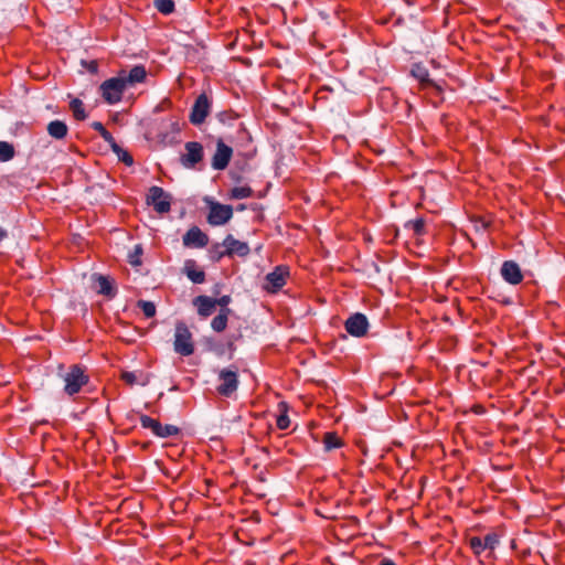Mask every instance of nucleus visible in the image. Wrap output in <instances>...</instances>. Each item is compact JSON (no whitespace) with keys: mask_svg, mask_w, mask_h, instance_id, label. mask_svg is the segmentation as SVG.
Masks as SVG:
<instances>
[{"mask_svg":"<svg viewBox=\"0 0 565 565\" xmlns=\"http://www.w3.org/2000/svg\"><path fill=\"white\" fill-rule=\"evenodd\" d=\"M119 75L124 77L125 85L129 87L143 83L147 77V71L143 65H136L128 73L126 71L119 72Z\"/></svg>","mask_w":565,"mask_h":565,"instance_id":"obj_16","label":"nucleus"},{"mask_svg":"<svg viewBox=\"0 0 565 565\" xmlns=\"http://www.w3.org/2000/svg\"><path fill=\"white\" fill-rule=\"evenodd\" d=\"M278 409H279L280 414L277 416L276 425H277L278 429L286 430L290 426V418L287 414V412H288L287 404L285 402H280L278 404Z\"/></svg>","mask_w":565,"mask_h":565,"instance_id":"obj_24","label":"nucleus"},{"mask_svg":"<svg viewBox=\"0 0 565 565\" xmlns=\"http://www.w3.org/2000/svg\"><path fill=\"white\" fill-rule=\"evenodd\" d=\"M500 273L502 278L511 285H519L523 280V274L521 271V268L513 260L503 262Z\"/></svg>","mask_w":565,"mask_h":565,"instance_id":"obj_14","label":"nucleus"},{"mask_svg":"<svg viewBox=\"0 0 565 565\" xmlns=\"http://www.w3.org/2000/svg\"><path fill=\"white\" fill-rule=\"evenodd\" d=\"M70 109L76 120H85L87 117L85 106L79 98H73L70 102Z\"/></svg>","mask_w":565,"mask_h":565,"instance_id":"obj_25","label":"nucleus"},{"mask_svg":"<svg viewBox=\"0 0 565 565\" xmlns=\"http://www.w3.org/2000/svg\"><path fill=\"white\" fill-rule=\"evenodd\" d=\"M233 216V209L231 205L212 202L210 204L207 222L212 226H220L226 224Z\"/></svg>","mask_w":565,"mask_h":565,"instance_id":"obj_8","label":"nucleus"},{"mask_svg":"<svg viewBox=\"0 0 565 565\" xmlns=\"http://www.w3.org/2000/svg\"><path fill=\"white\" fill-rule=\"evenodd\" d=\"M156 9L162 14H170L174 11V2L172 0H156Z\"/></svg>","mask_w":565,"mask_h":565,"instance_id":"obj_31","label":"nucleus"},{"mask_svg":"<svg viewBox=\"0 0 565 565\" xmlns=\"http://www.w3.org/2000/svg\"><path fill=\"white\" fill-rule=\"evenodd\" d=\"M114 152L118 156L119 160L122 161L125 164L131 166L134 163L132 156L128 151L124 150L121 147L120 150Z\"/></svg>","mask_w":565,"mask_h":565,"instance_id":"obj_35","label":"nucleus"},{"mask_svg":"<svg viewBox=\"0 0 565 565\" xmlns=\"http://www.w3.org/2000/svg\"><path fill=\"white\" fill-rule=\"evenodd\" d=\"M222 245L225 247V249L217 253V260L225 256L232 257L234 255L245 257L250 252L247 243L234 238L231 234L224 238Z\"/></svg>","mask_w":565,"mask_h":565,"instance_id":"obj_9","label":"nucleus"},{"mask_svg":"<svg viewBox=\"0 0 565 565\" xmlns=\"http://www.w3.org/2000/svg\"><path fill=\"white\" fill-rule=\"evenodd\" d=\"M173 347L174 351L182 356H189L194 353L192 333L188 326L182 321L175 324Z\"/></svg>","mask_w":565,"mask_h":565,"instance_id":"obj_4","label":"nucleus"},{"mask_svg":"<svg viewBox=\"0 0 565 565\" xmlns=\"http://www.w3.org/2000/svg\"><path fill=\"white\" fill-rule=\"evenodd\" d=\"M183 271L193 284H203L205 281V273L194 259H186L184 262Z\"/></svg>","mask_w":565,"mask_h":565,"instance_id":"obj_17","label":"nucleus"},{"mask_svg":"<svg viewBox=\"0 0 565 565\" xmlns=\"http://www.w3.org/2000/svg\"><path fill=\"white\" fill-rule=\"evenodd\" d=\"M147 203L160 213H168L171 209V196L160 186L153 185L149 189Z\"/></svg>","mask_w":565,"mask_h":565,"instance_id":"obj_7","label":"nucleus"},{"mask_svg":"<svg viewBox=\"0 0 565 565\" xmlns=\"http://www.w3.org/2000/svg\"><path fill=\"white\" fill-rule=\"evenodd\" d=\"M253 195V190L248 185L234 186L231 190V198L235 200L248 199Z\"/></svg>","mask_w":565,"mask_h":565,"instance_id":"obj_30","label":"nucleus"},{"mask_svg":"<svg viewBox=\"0 0 565 565\" xmlns=\"http://www.w3.org/2000/svg\"><path fill=\"white\" fill-rule=\"evenodd\" d=\"M323 445L326 450H332L335 448H340L343 443L341 438L337 435V433L328 431L323 436Z\"/></svg>","mask_w":565,"mask_h":565,"instance_id":"obj_27","label":"nucleus"},{"mask_svg":"<svg viewBox=\"0 0 565 565\" xmlns=\"http://www.w3.org/2000/svg\"><path fill=\"white\" fill-rule=\"evenodd\" d=\"M7 236V232L0 226V242Z\"/></svg>","mask_w":565,"mask_h":565,"instance_id":"obj_42","label":"nucleus"},{"mask_svg":"<svg viewBox=\"0 0 565 565\" xmlns=\"http://www.w3.org/2000/svg\"><path fill=\"white\" fill-rule=\"evenodd\" d=\"M379 565H396L392 559L390 558H383Z\"/></svg>","mask_w":565,"mask_h":565,"instance_id":"obj_38","label":"nucleus"},{"mask_svg":"<svg viewBox=\"0 0 565 565\" xmlns=\"http://www.w3.org/2000/svg\"><path fill=\"white\" fill-rule=\"evenodd\" d=\"M405 228L412 230L416 236H423L426 233V222L423 217L409 220L405 223Z\"/></svg>","mask_w":565,"mask_h":565,"instance_id":"obj_26","label":"nucleus"},{"mask_svg":"<svg viewBox=\"0 0 565 565\" xmlns=\"http://www.w3.org/2000/svg\"><path fill=\"white\" fill-rule=\"evenodd\" d=\"M120 379L128 385H134L137 382V376L134 372H122Z\"/></svg>","mask_w":565,"mask_h":565,"instance_id":"obj_36","label":"nucleus"},{"mask_svg":"<svg viewBox=\"0 0 565 565\" xmlns=\"http://www.w3.org/2000/svg\"><path fill=\"white\" fill-rule=\"evenodd\" d=\"M183 244L188 247L203 248L209 244V236L198 226H193L184 234Z\"/></svg>","mask_w":565,"mask_h":565,"instance_id":"obj_15","label":"nucleus"},{"mask_svg":"<svg viewBox=\"0 0 565 565\" xmlns=\"http://www.w3.org/2000/svg\"><path fill=\"white\" fill-rule=\"evenodd\" d=\"M412 75L418 79V82L420 83V85L426 88V87H429V86H434L437 88V85L435 83H433L429 78V72L428 70L420 65V64H415L413 67H412V71H411Z\"/></svg>","mask_w":565,"mask_h":565,"instance_id":"obj_21","label":"nucleus"},{"mask_svg":"<svg viewBox=\"0 0 565 565\" xmlns=\"http://www.w3.org/2000/svg\"><path fill=\"white\" fill-rule=\"evenodd\" d=\"M232 157L233 149L220 139L216 142V150L212 157L211 166L214 170H224L227 168Z\"/></svg>","mask_w":565,"mask_h":565,"instance_id":"obj_12","label":"nucleus"},{"mask_svg":"<svg viewBox=\"0 0 565 565\" xmlns=\"http://www.w3.org/2000/svg\"><path fill=\"white\" fill-rule=\"evenodd\" d=\"M179 433H180L179 427H177L174 425H170V424H167V425L161 424V429H159L158 437L167 438V437L175 436Z\"/></svg>","mask_w":565,"mask_h":565,"instance_id":"obj_33","label":"nucleus"},{"mask_svg":"<svg viewBox=\"0 0 565 565\" xmlns=\"http://www.w3.org/2000/svg\"><path fill=\"white\" fill-rule=\"evenodd\" d=\"M15 150L12 143L0 141V162H7L14 158Z\"/></svg>","mask_w":565,"mask_h":565,"instance_id":"obj_29","label":"nucleus"},{"mask_svg":"<svg viewBox=\"0 0 565 565\" xmlns=\"http://www.w3.org/2000/svg\"><path fill=\"white\" fill-rule=\"evenodd\" d=\"M290 277V269L286 265H279L265 276L263 289L269 294H277L286 285Z\"/></svg>","mask_w":565,"mask_h":565,"instance_id":"obj_5","label":"nucleus"},{"mask_svg":"<svg viewBox=\"0 0 565 565\" xmlns=\"http://www.w3.org/2000/svg\"><path fill=\"white\" fill-rule=\"evenodd\" d=\"M137 306L141 309L146 318H152L156 316V305L152 301L139 300Z\"/></svg>","mask_w":565,"mask_h":565,"instance_id":"obj_32","label":"nucleus"},{"mask_svg":"<svg viewBox=\"0 0 565 565\" xmlns=\"http://www.w3.org/2000/svg\"><path fill=\"white\" fill-rule=\"evenodd\" d=\"M469 547L476 555H480L483 551H493L499 544V536L497 533H488L483 539L472 536L468 540Z\"/></svg>","mask_w":565,"mask_h":565,"instance_id":"obj_13","label":"nucleus"},{"mask_svg":"<svg viewBox=\"0 0 565 565\" xmlns=\"http://www.w3.org/2000/svg\"><path fill=\"white\" fill-rule=\"evenodd\" d=\"M239 385L238 367L231 364L217 371L216 392L222 397H233Z\"/></svg>","mask_w":565,"mask_h":565,"instance_id":"obj_1","label":"nucleus"},{"mask_svg":"<svg viewBox=\"0 0 565 565\" xmlns=\"http://www.w3.org/2000/svg\"><path fill=\"white\" fill-rule=\"evenodd\" d=\"M88 70H89L90 72H93V73H94V72H96V71H97V63H96V62H94V61H93V62H90V63H89V67H88Z\"/></svg>","mask_w":565,"mask_h":565,"instance_id":"obj_39","label":"nucleus"},{"mask_svg":"<svg viewBox=\"0 0 565 565\" xmlns=\"http://www.w3.org/2000/svg\"><path fill=\"white\" fill-rule=\"evenodd\" d=\"M124 77L118 76L104 81L99 86V93L108 105H115L121 102L122 94L126 90Z\"/></svg>","mask_w":565,"mask_h":565,"instance_id":"obj_3","label":"nucleus"},{"mask_svg":"<svg viewBox=\"0 0 565 565\" xmlns=\"http://www.w3.org/2000/svg\"><path fill=\"white\" fill-rule=\"evenodd\" d=\"M232 298L230 295H224L217 299H214L215 307L220 306L222 309L227 308V306L231 303Z\"/></svg>","mask_w":565,"mask_h":565,"instance_id":"obj_37","label":"nucleus"},{"mask_svg":"<svg viewBox=\"0 0 565 565\" xmlns=\"http://www.w3.org/2000/svg\"><path fill=\"white\" fill-rule=\"evenodd\" d=\"M64 380V392L68 396L78 394L82 388L88 384L89 376L86 374L85 367L78 364H73L68 367V371L63 376Z\"/></svg>","mask_w":565,"mask_h":565,"instance_id":"obj_2","label":"nucleus"},{"mask_svg":"<svg viewBox=\"0 0 565 565\" xmlns=\"http://www.w3.org/2000/svg\"><path fill=\"white\" fill-rule=\"evenodd\" d=\"M345 331L355 338L364 337L369 330L367 318L360 312L351 315L344 322Z\"/></svg>","mask_w":565,"mask_h":565,"instance_id":"obj_10","label":"nucleus"},{"mask_svg":"<svg viewBox=\"0 0 565 565\" xmlns=\"http://www.w3.org/2000/svg\"><path fill=\"white\" fill-rule=\"evenodd\" d=\"M90 127L100 135L104 141L110 146L113 151L120 150V146L116 142L113 135L104 127L100 121H93Z\"/></svg>","mask_w":565,"mask_h":565,"instance_id":"obj_22","label":"nucleus"},{"mask_svg":"<svg viewBox=\"0 0 565 565\" xmlns=\"http://www.w3.org/2000/svg\"><path fill=\"white\" fill-rule=\"evenodd\" d=\"M47 134L57 140L64 139L67 136L68 127L67 125L62 120H52L47 125Z\"/></svg>","mask_w":565,"mask_h":565,"instance_id":"obj_20","label":"nucleus"},{"mask_svg":"<svg viewBox=\"0 0 565 565\" xmlns=\"http://www.w3.org/2000/svg\"><path fill=\"white\" fill-rule=\"evenodd\" d=\"M130 264L131 265H139L140 264V260L137 256H131L130 257Z\"/></svg>","mask_w":565,"mask_h":565,"instance_id":"obj_40","label":"nucleus"},{"mask_svg":"<svg viewBox=\"0 0 565 565\" xmlns=\"http://www.w3.org/2000/svg\"><path fill=\"white\" fill-rule=\"evenodd\" d=\"M140 424L142 428L150 429L154 436L158 437L159 429H161V423L148 415L140 416Z\"/></svg>","mask_w":565,"mask_h":565,"instance_id":"obj_28","label":"nucleus"},{"mask_svg":"<svg viewBox=\"0 0 565 565\" xmlns=\"http://www.w3.org/2000/svg\"><path fill=\"white\" fill-rule=\"evenodd\" d=\"M193 303L198 308V313L204 318L211 316L215 309L214 298L207 296L195 297Z\"/></svg>","mask_w":565,"mask_h":565,"instance_id":"obj_18","label":"nucleus"},{"mask_svg":"<svg viewBox=\"0 0 565 565\" xmlns=\"http://www.w3.org/2000/svg\"><path fill=\"white\" fill-rule=\"evenodd\" d=\"M231 309H221L220 313L212 319L211 327L215 332H223L227 327Z\"/></svg>","mask_w":565,"mask_h":565,"instance_id":"obj_23","label":"nucleus"},{"mask_svg":"<svg viewBox=\"0 0 565 565\" xmlns=\"http://www.w3.org/2000/svg\"><path fill=\"white\" fill-rule=\"evenodd\" d=\"M158 137L161 139V141H166L168 139V132H159Z\"/></svg>","mask_w":565,"mask_h":565,"instance_id":"obj_41","label":"nucleus"},{"mask_svg":"<svg viewBox=\"0 0 565 565\" xmlns=\"http://www.w3.org/2000/svg\"><path fill=\"white\" fill-rule=\"evenodd\" d=\"M185 153L180 158V161L185 168H194L203 160V146L196 141H189L184 146Z\"/></svg>","mask_w":565,"mask_h":565,"instance_id":"obj_11","label":"nucleus"},{"mask_svg":"<svg viewBox=\"0 0 565 565\" xmlns=\"http://www.w3.org/2000/svg\"><path fill=\"white\" fill-rule=\"evenodd\" d=\"M161 125L164 128H169L172 134H179L181 131L179 119L173 116H171L167 119H163L161 121Z\"/></svg>","mask_w":565,"mask_h":565,"instance_id":"obj_34","label":"nucleus"},{"mask_svg":"<svg viewBox=\"0 0 565 565\" xmlns=\"http://www.w3.org/2000/svg\"><path fill=\"white\" fill-rule=\"evenodd\" d=\"M212 108L211 98L205 94H200L190 111L189 120L194 126L202 125L210 115Z\"/></svg>","mask_w":565,"mask_h":565,"instance_id":"obj_6","label":"nucleus"},{"mask_svg":"<svg viewBox=\"0 0 565 565\" xmlns=\"http://www.w3.org/2000/svg\"><path fill=\"white\" fill-rule=\"evenodd\" d=\"M95 288L97 294L104 295L106 297L113 298L116 295V290L114 288L113 281L103 275L95 276Z\"/></svg>","mask_w":565,"mask_h":565,"instance_id":"obj_19","label":"nucleus"}]
</instances>
